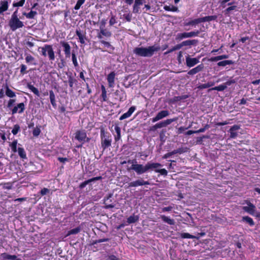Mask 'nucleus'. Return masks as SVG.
Here are the masks:
<instances>
[{
  "label": "nucleus",
  "mask_w": 260,
  "mask_h": 260,
  "mask_svg": "<svg viewBox=\"0 0 260 260\" xmlns=\"http://www.w3.org/2000/svg\"><path fill=\"white\" fill-rule=\"evenodd\" d=\"M127 163L131 164L132 166L127 167L126 170L128 172L132 170L134 171L138 175L143 174L149 171V170H152L157 167H161L162 165L158 162H148L145 165L138 164L136 159H128Z\"/></svg>",
  "instance_id": "f257e3e1"
},
{
  "label": "nucleus",
  "mask_w": 260,
  "mask_h": 260,
  "mask_svg": "<svg viewBox=\"0 0 260 260\" xmlns=\"http://www.w3.org/2000/svg\"><path fill=\"white\" fill-rule=\"evenodd\" d=\"M159 50V46L155 45L148 47H136L133 50V53L138 56L150 57L153 55L155 52Z\"/></svg>",
  "instance_id": "f03ea898"
},
{
  "label": "nucleus",
  "mask_w": 260,
  "mask_h": 260,
  "mask_svg": "<svg viewBox=\"0 0 260 260\" xmlns=\"http://www.w3.org/2000/svg\"><path fill=\"white\" fill-rule=\"evenodd\" d=\"M25 100L24 102H21L17 104L16 105L15 103L16 100L15 99H10L7 103V107L11 110L12 114L16 113L21 114L23 113L25 109V105L27 102V99L26 97H24Z\"/></svg>",
  "instance_id": "7ed1b4c3"
},
{
  "label": "nucleus",
  "mask_w": 260,
  "mask_h": 260,
  "mask_svg": "<svg viewBox=\"0 0 260 260\" xmlns=\"http://www.w3.org/2000/svg\"><path fill=\"white\" fill-rule=\"evenodd\" d=\"M100 129L101 147L104 151L111 146L112 137L109 132L105 131L104 127L101 126Z\"/></svg>",
  "instance_id": "20e7f679"
},
{
  "label": "nucleus",
  "mask_w": 260,
  "mask_h": 260,
  "mask_svg": "<svg viewBox=\"0 0 260 260\" xmlns=\"http://www.w3.org/2000/svg\"><path fill=\"white\" fill-rule=\"evenodd\" d=\"M112 32L105 28H100V32L97 34V38L100 39L99 42L103 44L105 47L110 48L112 51H114L115 48L109 42L103 40L104 37L110 38L112 36Z\"/></svg>",
  "instance_id": "39448f33"
},
{
  "label": "nucleus",
  "mask_w": 260,
  "mask_h": 260,
  "mask_svg": "<svg viewBox=\"0 0 260 260\" xmlns=\"http://www.w3.org/2000/svg\"><path fill=\"white\" fill-rule=\"evenodd\" d=\"M9 26L12 31H15L24 26L23 22L18 17V9L12 14L11 18L9 21Z\"/></svg>",
  "instance_id": "423d86ee"
},
{
  "label": "nucleus",
  "mask_w": 260,
  "mask_h": 260,
  "mask_svg": "<svg viewBox=\"0 0 260 260\" xmlns=\"http://www.w3.org/2000/svg\"><path fill=\"white\" fill-rule=\"evenodd\" d=\"M42 55L46 57L48 56L49 60L53 61L55 60V53L51 45L45 44L43 47L41 48Z\"/></svg>",
  "instance_id": "0eeeda50"
},
{
  "label": "nucleus",
  "mask_w": 260,
  "mask_h": 260,
  "mask_svg": "<svg viewBox=\"0 0 260 260\" xmlns=\"http://www.w3.org/2000/svg\"><path fill=\"white\" fill-rule=\"evenodd\" d=\"M177 119V118H172V119H168L164 121L157 123L155 125L151 126L150 127L149 130L150 131L154 132L158 128H160L167 126V125L172 123L173 122L176 121Z\"/></svg>",
  "instance_id": "6e6552de"
},
{
  "label": "nucleus",
  "mask_w": 260,
  "mask_h": 260,
  "mask_svg": "<svg viewBox=\"0 0 260 260\" xmlns=\"http://www.w3.org/2000/svg\"><path fill=\"white\" fill-rule=\"evenodd\" d=\"M75 139L83 144L85 142H89L90 138L87 137L85 130H78L75 133Z\"/></svg>",
  "instance_id": "1a4fd4ad"
},
{
  "label": "nucleus",
  "mask_w": 260,
  "mask_h": 260,
  "mask_svg": "<svg viewBox=\"0 0 260 260\" xmlns=\"http://www.w3.org/2000/svg\"><path fill=\"white\" fill-rule=\"evenodd\" d=\"M247 206L243 207V210L252 216L260 217V213L256 212L255 206L250 202L247 203Z\"/></svg>",
  "instance_id": "9d476101"
},
{
  "label": "nucleus",
  "mask_w": 260,
  "mask_h": 260,
  "mask_svg": "<svg viewBox=\"0 0 260 260\" xmlns=\"http://www.w3.org/2000/svg\"><path fill=\"white\" fill-rule=\"evenodd\" d=\"M76 35L78 37L79 42L81 44H85L86 41L88 40L86 31L81 30L80 28H78L76 30Z\"/></svg>",
  "instance_id": "9b49d317"
},
{
  "label": "nucleus",
  "mask_w": 260,
  "mask_h": 260,
  "mask_svg": "<svg viewBox=\"0 0 260 260\" xmlns=\"http://www.w3.org/2000/svg\"><path fill=\"white\" fill-rule=\"evenodd\" d=\"M60 44L63 48V51L64 53L65 57L66 58H70L72 54L71 47L68 42L64 41H61Z\"/></svg>",
  "instance_id": "f8f14e48"
},
{
  "label": "nucleus",
  "mask_w": 260,
  "mask_h": 260,
  "mask_svg": "<svg viewBox=\"0 0 260 260\" xmlns=\"http://www.w3.org/2000/svg\"><path fill=\"white\" fill-rule=\"evenodd\" d=\"M149 184L150 182L148 181H145L143 178H140L139 179L129 182L128 183V187H136L139 186H143Z\"/></svg>",
  "instance_id": "ddd939ff"
},
{
  "label": "nucleus",
  "mask_w": 260,
  "mask_h": 260,
  "mask_svg": "<svg viewBox=\"0 0 260 260\" xmlns=\"http://www.w3.org/2000/svg\"><path fill=\"white\" fill-rule=\"evenodd\" d=\"M170 113L168 110H162L159 112L156 115L151 119L152 122H155L160 119L166 117L169 115Z\"/></svg>",
  "instance_id": "4468645a"
},
{
  "label": "nucleus",
  "mask_w": 260,
  "mask_h": 260,
  "mask_svg": "<svg viewBox=\"0 0 260 260\" xmlns=\"http://www.w3.org/2000/svg\"><path fill=\"white\" fill-rule=\"evenodd\" d=\"M185 60L186 65L189 68H191L200 62L199 58L195 57L191 58L189 55H187V56L185 57Z\"/></svg>",
  "instance_id": "2eb2a0df"
},
{
  "label": "nucleus",
  "mask_w": 260,
  "mask_h": 260,
  "mask_svg": "<svg viewBox=\"0 0 260 260\" xmlns=\"http://www.w3.org/2000/svg\"><path fill=\"white\" fill-rule=\"evenodd\" d=\"M48 94H49V98L51 105L54 108H56V103L55 100V95L54 91L52 90H51L49 91V92L48 91H45L43 93L44 96H47L48 95Z\"/></svg>",
  "instance_id": "dca6fc26"
},
{
  "label": "nucleus",
  "mask_w": 260,
  "mask_h": 260,
  "mask_svg": "<svg viewBox=\"0 0 260 260\" xmlns=\"http://www.w3.org/2000/svg\"><path fill=\"white\" fill-rule=\"evenodd\" d=\"M115 75V73L113 71L109 74L107 76V81L110 88H112L114 86Z\"/></svg>",
  "instance_id": "f3484780"
},
{
  "label": "nucleus",
  "mask_w": 260,
  "mask_h": 260,
  "mask_svg": "<svg viewBox=\"0 0 260 260\" xmlns=\"http://www.w3.org/2000/svg\"><path fill=\"white\" fill-rule=\"evenodd\" d=\"M25 62L27 64L34 66H36L37 64L35 58L31 55L28 53H25Z\"/></svg>",
  "instance_id": "a211bd4d"
},
{
  "label": "nucleus",
  "mask_w": 260,
  "mask_h": 260,
  "mask_svg": "<svg viewBox=\"0 0 260 260\" xmlns=\"http://www.w3.org/2000/svg\"><path fill=\"white\" fill-rule=\"evenodd\" d=\"M204 68V66L203 63L200 64L197 66L196 67L191 69L189 70L187 74L189 75H193L196 74L197 73L201 72L203 70Z\"/></svg>",
  "instance_id": "6ab92c4d"
},
{
  "label": "nucleus",
  "mask_w": 260,
  "mask_h": 260,
  "mask_svg": "<svg viewBox=\"0 0 260 260\" xmlns=\"http://www.w3.org/2000/svg\"><path fill=\"white\" fill-rule=\"evenodd\" d=\"M136 108L135 106H132L130 107L126 113L123 114L119 118V120H122L126 118L129 117L136 110Z\"/></svg>",
  "instance_id": "aec40b11"
},
{
  "label": "nucleus",
  "mask_w": 260,
  "mask_h": 260,
  "mask_svg": "<svg viewBox=\"0 0 260 260\" xmlns=\"http://www.w3.org/2000/svg\"><path fill=\"white\" fill-rule=\"evenodd\" d=\"M240 129V126L238 125H234L230 129V138L232 139L236 138L238 136L237 131Z\"/></svg>",
  "instance_id": "412c9836"
},
{
  "label": "nucleus",
  "mask_w": 260,
  "mask_h": 260,
  "mask_svg": "<svg viewBox=\"0 0 260 260\" xmlns=\"http://www.w3.org/2000/svg\"><path fill=\"white\" fill-rule=\"evenodd\" d=\"M1 257L3 260H21L18 258L15 255H11L7 253H3L1 254Z\"/></svg>",
  "instance_id": "4be33fe9"
},
{
  "label": "nucleus",
  "mask_w": 260,
  "mask_h": 260,
  "mask_svg": "<svg viewBox=\"0 0 260 260\" xmlns=\"http://www.w3.org/2000/svg\"><path fill=\"white\" fill-rule=\"evenodd\" d=\"M6 95L10 99H14L16 97V93L9 88L7 84L5 87Z\"/></svg>",
  "instance_id": "5701e85b"
},
{
  "label": "nucleus",
  "mask_w": 260,
  "mask_h": 260,
  "mask_svg": "<svg viewBox=\"0 0 260 260\" xmlns=\"http://www.w3.org/2000/svg\"><path fill=\"white\" fill-rule=\"evenodd\" d=\"M116 135L114 136V139L116 142L118 141L121 137V128L118 124H115L114 127Z\"/></svg>",
  "instance_id": "b1692460"
},
{
  "label": "nucleus",
  "mask_w": 260,
  "mask_h": 260,
  "mask_svg": "<svg viewBox=\"0 0 260 260\" xmlns=\"http://www.w3.org/2000/svg\"><path fill=\"white\" fill-rule=\"evenodd\" d=\"M19 156L22 159H27V157L24 149L21 147H18L17 151Z\"/></svg>",
  "instance_id": "393cba45"
},
{
  "label": "nucleus",
  "mask_w": 260,
  "mask_h": 260,
  "mask_svg": "<svg viewBox=\"0 0 260 260\" xmlns=\"http://www.w3.org/2000/svg\"><path fill=\"white\" fill-rule=\"evenodd\" d=\"M8 9V2L7 0L2 1L1 2L0 6V14H2L5 11H6Z\"/></svg>",
  "instance_id": "a878e982"
},
{
  "label": "nucleus",
  "mask_w": 260,
  "mask_h": 260,
  "mask_svg": "<svg viewBox=\"0 0 260 260\" xmlns=\"http://www.w3.org/2000/svg\"><path fill=\"white\" fill-rule=\"evenodd\" d=\"M198 40H186L184 41H183L182 42L183 46H191V45H197V44L198 43Z\"/></svg>",
  "instance_id": "bb28decb"
},
{
  "label": "nucleus",
  "mask_w": 260,
  "mask_h": 260,
  "mask_svg": "<svg viewBox=\"0 0 260 260\" xmlns=\"http://www.w3.org/2000/svg\"><path fill=\"white\" fill-rule=\"evenodd\" d=\"M139 217L138 215H131L127 218L126 222L128 224L134 223L137 222L139 220Z\"/></svg>",
  "instance_id": "cd10ccee"
},
{
  "label": "nucleus",
  "mask_w": 260,
  "mask_h": 260,
  "mask_svg": "<svg viewBox=\"0 0 260 260\" xmlns=\"http://www.w3.org/2000/svg\"><path fill=\"white\" fill-rule=\"evenodd\" d=\"M229 57L228 55L223 54L221 55H219L215 57H212L210 59H209V60L210 61H217L220 60H222L223 59H226Z\"/></svg>",
  "instance_id": "c85d7f7f"
},
{
  "label": "nucleus",
  "mask_w": 260,
  "mask_h": 260,
  "mask_svg": "<svg viewBox=\"0 0 260 260\" xmlns=\"http://www.w3.org/2000/svg\"><path fill=\"white\" fill-rule=\"evenodd\" d=\"M189 96L188 94H184V95H180V96H175L173 98L172 101L173 102L177 103V102L181 101L182 100H185V99L188 98Z\"/></svg>",
  "instance_id": "c756f323"
},
{
  "label": "nucleus",
  "mask_w": 260,
  "mask_h": 260,
  "mask_svg": "<svg viewBox=\"0 0 260 260\" xmlns=\"http://www.w3.org/2000/svg\"><path fill=\"white\" fill-rule=\"evenodd\" d=\"M27 87L31 90V92H32L35 95L37 96H39L40 93L39 91L33 85H32L30 83H28L27 84Z\"/></svg>",
  "instance_id": "7c9ffc66"
},
{
  "label": "nucleus",
  "mask_w": 260,
  "mask_h": 260,
  "mask_svg": "<svg viewBox=\"0 0 260 260\" xmlns=\"http://www.w3.org/2000/svg\"><path fill=\"white\" fill-rule=\"evenodd\" d=\"M214 84L215 83L214 82H212V81L208 82L206 83L202 84L199 85L198 86V88L199 89H203L209 88L210 87L213 86L214 85Z\"/></svg>",
  "instance_id": "2f4dec72"
},
{
  "label": "nucleus",
  "mask_w": 260,
  "mask_h": 260,
  "mask_svg": "<svg viewBox=\"0 0 260 260\" xmlns=\"http://www.w3.org/2000/svg\"><path fill=\"white\" fill-rule=\"evenodd\" d=\"M101 90H102V94H101V98L102 99V102H106L108 100V98L107 95V91L105 88V87L103 85H101Z\"/></svg>",
  "instance_id": "473e14b6"
},
{
  "label": "nucleus",
  "mask_w": 260,
  "mask_h": 260,
  "mask_svg": "<svg viewBox=\"0 0 260 260\" xmlns=\"http://www.w3.org/2000/svg\"><path fill=\"white\" fill-rule=\"evenodd\" d=\"M226 88V85H224V84H223L219 85V86H215L214 87L210 88L208 89V91L210 92L212 90H217V91H223Z\"/></svg>",
  "instance_id": "72a5a7b5"
},
{
  "label": "nucleus",
  "mask_w": 260,
  "mask_h": 260,
  "mask_svg": "<svg viewBox=\"0 0 260 260\" xmlns=\"http://www.w3.org/2000/svg\"><path fill=\"white\" fill-rule=\"evenodd\" d=\"M234 62L232 60H225L218 62L217 66L219 67H225L227 65L233 64Z\"/></svg>",
  "instance_id": "f704fd0d"
},
{
  "label": "nucleus",
  "mask_w": 260,
  "mask_h": 260,
  "mask_svg": "<svg viewBox=\"0 0 260 260\" xmlns=\"http://www.w3.org/2000/svg\"><path fill=\"white\" fill-rule=\"evenodd\" d=\"M160 218L164 222H166L170 225H173L175 223L173 219H171L165 215H161Z\"/></svg>",
  "instance_id": "c9c22d12"
},
{
  "label": "nucleus",
  "mask_w": 260,
  "mask_h": 260,
  "mask_svg": "<svg viewBox=\"0 0 260 260\" xmlns=\"http://www.w3.org/2000/svg\"><path fill=\"white\" fill-rule=\"evenodd\" d=\"M188 38H189L188 32H184L182 33H178L176 37V40L177 41H180L183 39Z\"/></svg>",
  "instance_id": "e433bc0d"
},
{
  "label": "nucleus",
  "mask_w": 260,
  "mask_h": 260,
  "mask_svg": "<svg viewBox=\"0 0 260 260\" xmlns=\"http://www.w3.org/2000/svg\"><path fill=\"white\" fill-rule=\"evenodd\" d=\"M17 143L18 142L17 140H14L12 142L9 143V146L10 147L11 150L13 153H16L17 151Z\"/></svg>",
  "instance_id": "4c0bfd02"
},
{
  "label": "nucleus",
  "mask_w": 260,
  "mask_h": 260,
  "mask_svg": "<svg viewBox=\"0 0 260 260\" xmlns=\"http://www.w3.org/2000/svg\"><path fill=\"white\" fill-rule=\"evenodd\" d=\"M242 221L246 222L251 226L254 225V222L252 218L248 216L242 217Z\"/></svg>",
  "instance_id": "58836bf2"
},
{
  "label": "nucleus",
  "mask_w": 260,
  "mask_h": 260,
  "mask_svg": "<svg viewBox=\"0 0 260 260\" xmlns=\"http://www.w3.org/2000/svg\"><path fill=\"white\" fill-rule=\"evenodd\" d=\"M37 14V12L35 11L31 10L29 13L24 12L23 15L25 16L27 18L34 19L35 16Z\"/></svg>",
  "instance_id": "ea45409f"
},
{
  "label": "nucleus",
  "mask_w": 260,
  "mask_h": 260,
  "mask_svg": "<svg viewBox=\"0 0 260 260\" xmlns=\"http://www.w3.org/2000/svg\"><path fill=\"white\" fill-rule=\"evenodd\" d=\"M199 23H200V21L199 18L191 20L187 22H185L184 23V26H189V25L193 26V25L198 24Z\"/></svg>",
  "instance_id": "a19ab883"
},
{
  "label": "nucleus",
  "mask_w": 260,
  "mask_h": 260,
  "mask_svg": "<svg viewBox=\"0 0 260 260\" xmlns=\"http://www.w3.org/2000/svg\"><path fill=\"white\" fill-rule=\"evenodd\" d=\"M164 10H165L166 11H167L178 12L179 11L178 8L177 7L174 6L173 5H172V6L165 5L164 7Z\"/></svg>",
  "instance_id": "79ce46f5"
},
{
  "label": "nucleus",
  "mask_w": 260,
  "mask_h": 260,
  "mask_svg": "<svg viewBox=\"0 0 260 260\" xmlns=\"http://www.w3.org/2000/svg\"><path fill=\"white\" fill-rule=\"evenodd\" d=\"M117 23V18L116 15L113 14L112 12H111V17L109 20V26H113L115 24Z\"/></svg>",
  "instance_id": "37998d69"
},
{
  "label": "nucleus",
  "mask_w": 260,
  "mask_h": 260,
  "mask_svg": "<svg viewBox=\"0 0 260 260\" xmlns=\"http://www.w3.org/2000/svg\"><path fill=\"white\" fill-rule=\"evenodd\" d=\"M71 56H72V60L75 68H79V64L77 61V56L75 53L74 51L72 52V54Z\"/></svg>",
  "instance_id": "c03bdc74"
},
{
  "label": "nucleus",
  "mask_w": 260,
  "mask_h": 260,
  "mask_svg": "<svg viewBox=\"0 0 260 260\" xmlns=\"http://www.w3.org/2000/svg\"><path fill=\"white\" fill-rule=\"evenodd\" d=\"M81 230L80 226H78L76 228L70 230L68 231L67 236L71 235L77 234L79 233Z\"/></svg>",
  "instance_id": "a18cd8bd"
},
{
  "label": "nucleus",
  "mask_w": 260,
  "mask_h": 260,
  "mask_svg": "<svg viewBox=\"0 0 260 260\" xmlns=\"http://www.w3.org/2000/svg\"><path fill=\"white\" fill-rule=\"evenodd\" d=\"M158 167L156 168L155 169H153L152 170H149V171L154 170V171L156 173H160L161 175L167 176L168 174V171L165 169H158Z\"/></svg>",
  "instance_id": "49530a36"
},
{
  "label": "nucleus",
  "mask_w": 260,
  "mask_h": 260,
  "mask_svg": "<svg viewBox=\"0 0 260 260\" xmlns=\"http://www.w3.org/2000/svg\"><path fill=\"white\" fill-rule=\"evenodd\" d=\"M68 82L69 86L71 88H73L74 84L76 83L77 82V80L72 76H69L68 77Z\"/></svg>",
  "instance_id": "de8ad7c7"
},
{
  "label": "nucleus",
  "mask_w": 260,
  "mask_h": 260,
  "mask_svg": "<svg viewBox=\"0 0 260 260\" xmlns=\"http://www.w3.org/2000/svg\"><path fill=\"white\" fill-rule=\"evenodd\" d=\"M202 30H196L194 31H192L190 32H188V37H197L200 34V32L202 31Z\"/></svg>",
  "instance_id": "09e8293b"
},
{
  "label": "nucleus",
  "mask_w": 260,
  "mask_h": 260,
  "mask_svg": "<svg viewBox=\"0 0 260 260\" xmlns=\"http://www.w3.org/2000/svg\"><path fill=\"white\" fill-rule=\"evenodd\" d=\"M20 131V127L19 125L16 124H15L13 126V128L12 130V133L14 135H16L17 134V133Z\"/></svg>",
  "instance_id": "8fccbe9b"
},
{
  "label": "nucleus",
  "mask_w": 260,
  "mask_h": 260,
  "mask_svg": "<svg viewBox=\"0 0 260 260\" xmlns=\"http://www.w3.org/2000/svg\"><path fill=\"white\" fill-rule=\"evenodd\" d=\"M85 0H78L76 5L74 7V9L76 10H79L81 6L85 3Z\"/></svg>",
  "instance_id": "3c124183"
},
{
  "label": "nucleus",
  "mask_w": 260,
  "mask_h": 260,
  "mask_svg": "<svg viewBox=\"0 0 260 260\" xmlns=\"http://www.w3.org/2000/svg\"><path fill=\"white\" fill-rule=\"evenodd\" d=\"M25 0H20L18 2H14L13 4V7H22L25 4Z\"/></svg>",
  "instance_id": "603ef678"
},
{
  "label": "nucleus",
  "mask_w": 260,
  "mask_h": 260,
  "mask_svg": "<svg viewBox=\"0 0 260 260\" xmlns=\"http://www.w3.org/2000/svg\"><path fill=\"white\" fill-rule=\"evenodd\" d=\"M27 67L24 64H21L20 65V74L22 75L26 74L28 73V71H26Z\"/></svg>",
  "instance_id": "864d4df0"
},
{
  "label": "nucleus",
  "mask_w": 260,
  "mask_h": 260,
  "mask_svg": "<svg viewBox=\"0 0 260 260\" xmlns=\"http://www.w3.org/2000/svg\"><path fill=\"white\" fill-rule=\"evenodd\" d=\"M237 7V6H229L224 10L225 14H228L230 13L231 11L236 10Z\"/></svg>",
  "instance_id": "5fc2aeb1"
},
{
  "label": "nucleus",
  "mask_w": 260,
  "mask_h": 260,
  "mask_svg": "<svg viewBox=\"0 0 260 260\" xmlns=\"http://www.w3.org/2000/svg\"><path fill=\"white\" fill-rule=\"evenodd\" d=\"M41 131L40 127L37 126L35 127L32 131L33 136L35 137H38L41 133Z\"/></svg>",
  "instance_id": "6e6d98bb"
},
{
  "label": "nucleus",
  "mask_w": 260,
  "mask_h": 260,
  "mask_svg": "<svg viewBox=\"0 0 260 260\" xmlns=\"http://www.w3.org/2000/svg\"><path fill=\"white\" fill-rule=\"evenodd\" d=\"M3 189H11L12 188L13 185L11 182L5 183L2 184Z\"/></svg>",
  "instance_id": "4d7b16f0"
},
{
  "label": "nucleus",
  "mask_w": 260,
  "mask_h": 260,
  "mask_svg": "<svg viewBox=\"0 0 260 260\" xmlns=\"http://www.w3.org/2000/svg\"><path fill=\"white\" fill-rule=\"evenodd\" d=\"M210 127V125L208 124H206L204 127L201 128L199 129L197 131H195V132H196V134L197 133H203L204 132L206 129H208Z\"/></svg>",
  "instance_id": "13d9d810"
},
{
  "label": "nucleus",
  "mask_w": 260,
  "mask_h": 260,
  "mask_svg": "<svg viewBox=\"0 0 260 260\" xmlns=\"http://www.w3.org/2000/svg\"><path fill=\"white\" fill-rule=\"evenodd\" d=\"M140 6L134 4L133 7V13L134 14L140 13Z\"/></svg>",
  "instance_id": "bf43d9fd"
},
{
  "label": "nucleus",
  "mask_w": 260,
  "mask_h": 260,
  "mask_svg": "<svg viewBox=\"0 0 260 260\" xmlns=\"http://www.w3.org/2000/svg\"><path fill=\"white\" fill-rule=\"evenodd\" d=\"M181 237L183 238L194 239L195 237L187 233H184L181 234Z\"/></svg>",
  "instance_id": "052dcab7"
},
{
  "label": "nucleus",
  "mask_w": 260,
  "mask_h": 260,
  "mask_svg": "<svg viewBox=\"0 0 260 260\" xmlns=\"http://www.w3.org/2000/svg\"><path fill=\"white\" fill-rule=\"evenodd\" d=\"M177 150H178V153L179 154H182V153L186 152L188 150V148H187V147H182L179 148L178 149H177Z\"/></svg>",
  "instance_id": "680f3d73"
},
{
  "label": "nucleus",
  "mask_w": 260,
  "mask_h": 260,
  "mask_svg": "<svg viewBox=\"0 0 260 260\" xmlns=\"http://www.w3.org/2000/svg\"><path fill=\"white\" fill-rule=\"evenodd\" d=\"M109 241V238L100 239L96 240L95 241H94L93 243L97 244V243H100L104 242H108Z\"/></svg>",
  "instance_id": "e2e57ef3"
},
{
  "label": "nucleus",
  "mask_w": 260,
  "mask_h": 260,
  "mask_svg": "<svg viewBox=\"0 0 260 260\" xmlns=\"http://www.w3.org/2000/svg\"><path fill=\"white\" fill-rule=\"evenodd\" d=\"M50 191L49 189L47 188H43L40 191V194L41 196H43L46 195L47 193H49Z\"/></svg>",
  "instance_id": "0e129e2a"
},
{
  "label": "nucleus",
  "mask_w": 260,
  "mask_h": 260,
  "mask_svg": "<svg viewBox=\"0 0 260 260\" xmlns=\"http://www.w3.org/2000/svg\"><path fill=\"white\" fill-rule=\"evenodd\" d=\"M90 182L89 181V180H85V181L82 182L80 185H79V188L80 189H83V188H84L88 184H89Z\"/></svg>",
  "instance_id": "69168bd1"
},
{
  "label": "nucleus",
  "mask_w": 260,
  "mask_h": 260,
  "mask_svg": "<svg viewBox=\"0 0 260 260\" xmlns=\"http://www.w3.org/2000/svg\"><path fill=\"white\" fill-rule=\"evenodd\" d=\"M205 235H206V233L205 232L197 233L196 235L194 236V237H195L194 239H196L198 240L201 237H203Z\"/></svg>",
  "instance_id": "338daca9"
},
{
  "label": "nucleus",
  "mask_w": 260,
  "mask_h": 260,
  "mask_svg": "<svg viewBox=\"0 0 260 260\" xmlns=\"http://www.w3.org/2000/svg\"><path fill=\"white\" fill-rule=\"evenodd\" d=\"M107 260H119V258L115 255L112 254L108 256Z\"/></svg>",
  "instance_id": "774afa93"
}]
</instances>
